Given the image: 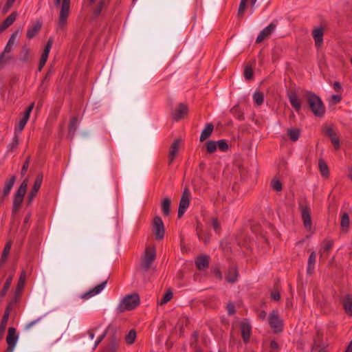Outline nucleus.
I'll return each mask as SVG.
<instances>
[{
	"instance_id": "obj_46",
	"label": "nucleus",
	"mask_w": 352,
	"mask_h": 352,
	"mask_svg": "<svg viewBox=\"0 0 352 352\" xmlns=\"http://www.w3.org/2000/svg\"><path fill=\"white\" fill-rule=\"evenodd\" d=\"M206 147L208 153H213L217 151V141L209 140L206 143Z\"/></svg>"
},
{
	"instance_id": "obj_22",
	"label": "nucleus",
	"mask_w": 352,
	"mask_h": 352,
	"mask_svg": "<svg viewBox=\"0 0 352 352\" xmlns=\"http://www.w3.org/2000/svg\"><path fill=\"white\" fill-rule=\"evenodd\" d=\"M341 304L346 314L352 316V295L346 294L341 300Z\"/></svg>"
},
{
	"instance_id": "obj_30",
	"label": "nucleus",
	"mask_w": 352,
	"mask_h": 352,
	"mask_svg": "<svg viewBox=\"0 0 352 352\" xmlns=\"http://www.w3.org/2000/svg\"><path fill=\"white\" fill-rule=\"evenodd\" d=\"M341 221H340V228L341 231L344 233H347L349 230L350 226V218L349 215L347 212H343L340 214Z\"/></svg>"
},
{
	"instance_id": "obj_48",
	"label": "nucleus",
	"mask_w": 352,
	"mask_h": 352,
	"mask_svg": "<svg viewBox=\"0 0 352 352\" xmlns=\"http://www.w3.org/2000/svg\"><path fill=\"white\" fill-rule=\"evenodd\" d=\"M22 53H23V56L21 58V61L23 63H27V62L30 61V50L29 48L26 47L25 46L23 47H22Z\"/></svg>"
},
{
	"instance_id": "obj_18",
	"label": "nucleus",
	"mask_w": 352,
	"mask_h": 352,
	"mask_svg": "<svg viewBox=\"0 0 352 352\" xmlns=\"http://www.w3.org/2000/svg\"><path fill=\"white\" fill-rule=\"evenodd\" d=\"M287 98L292 105L297 113H299L302 108L300 100L298 99L294 90L287 92Z\"/></svg>"
},
{
	"instance_id": "obj_60",
	"label": "nucleus",
	"mask_w": 352,
	"mask_h": 352,
	"mask_svg": "<svg viewBox=\"0 0 352 352\" xmlns=\"http://www.w3.org/2000/svg\"><path fill=\"white\" fill-rule=\"evenodd\" d=\"M29 164H30V157H28L25 161L24 162L23 164V166L21 168V175L23 176L26 173H27V170H28V168L29 167Z\"/></svg>"
},
{
	"instance_id": "obj_51",
	"label": "nucleus",
	"mask_w": 352,
	"mask_h": 352,
	"mask_svg": "<svg viewBox=\"0 0 352 352\" xmlns=\"http://www.w3.org/2000/svg\"><path fill=\"white\" fill-rule=\"evenodd\" d=\"M16 301H17V298H15L14 296V298L6 306L3 316L7 315L8 317L10 316V314L12 310L13 306L16 302Z\"/></svg>"
},
{
	"instance_id": "obj_39",
	"label": "nucleus",
	"mask_w": 352,
	"mask_h": 352,
	"mask_svg": "<svg viewBox=\"0 0 352 352\" xmlns=\"http://www.w3.org/2000/svg\"><path fill=\"white\" fill-rule=\"evenodd\" d=\"M19 144V135L14 133L12 142L8 145L7 152H12L15 150Z\"/></svg>"
},
{
	"instance_id": "obj_21",
	"label": "nucleus",
	"mask_w": 352,
	"mask_h": 352,
	"mask_svg": "<svg viewBox=\"0 0 352 352\" xmlns=\"http://www.w3.org/2000/svg\"><path fill=\"white\" fill-rule=\"evenodd\" d=\"M324 133L325 135L328 136L330 138L331 142L333 145L334 148L336 149H339L340 147V138L338 136L337 133L334 131L332 127H327L324 129Z\"/></svg>"
},
{
	"instance_id": "obj_61",
	"label": "nucleus",
	"mask_w": 352,
	"mask_h": 352,
	"mask_svg": "<svg viewBox=\"0 0 352 352\" xmlns=\"http://www.w3.org/2000/svg\"><path fill=\"white\" fill-rule=\"evenodd\" d=\"M179 143H180V139H175L173 141V142L171 144L170 150H173L176 152H178Z\"/></svg>"
},
{
	"instance_id": "obj_41",
	"label": "nucleus",
	"mask_w": 352,
	"mask_h": 352,
	"mask_svg": "<svg viewBox=\"0 0 352 352\" xmlns=\"http://www.w3.org/2000/svg\"><path fill=\"white\" fill-rule=\"evenodd\" d=\"M170 199L169 198H165L162 202V213L165 216H168L170 211Z\"/></svg>"
},
{
	"instance_id": "obj_53",
	"label": "nucleus",
	"mask_w": 352,
	"mask_h": 352,
	"mask_svg": "<svg viewBox=\"0 0 352 352\" xmlns=\"http://www.w3.org/2000/svg\"><path fill=\"white\" fill-rule=\"evenodd\" d=\"M173 292L169 289V290H167L165 294H164L161 301H160V305H164V304H166L167 303L168 301H170L172 298H173Z\"/></svg>"
},
{
	"instance_id": "obj_23",
	"label": "nucleus",
	"mask_w": 352,
	"mask_h": 352,
	"mask_svg": "<svg viewBox=\"0 0 352 352\" xmlns=\"http://www.w3.org/2000/svg\"><path fill=\"white\" fill-rule=\"evenodd\" d=\"M324 30L322 27L315 28L312 31V36L316 47H320L323 43V36Z\"/></svg>"
},
{
	"instance_id": "obj_35",
	"label": "nucleus",
	"mask_w": 352,
	"mask_h": 352,
	"mask_svg": "<svg viewBox=\"0 0 352 352\" xmlns=\"http://www.w3.org/2000/svg\"><path fill=\"white\" fill-rule=\"evenodd\" d=\"M316 260V254L314 252H312L309 256L307 269V273L309 275L312 274L314 272Z\"/></svg>"
},
{
	"instance_id": "obj_3",
	"label": "nucleus",
	"mask_w": 352,
	"mask_h": 352,
	"mask_svg": "<svg viewBox=\"0 0 352 352\" xmlns=\"http://www.w3.org/2000/svg\"><path fill=\"white\" fill-rule=\"evenodd\" d=\"M28 184V179L25 178L22 182L16 193L14 194L12 209V214H16L19 210L21 206V204L23 201V197L27 191Z\"/></svg>"
},
{
	"instance_id": "obj_34",
	"label": "nucleus",
	"mask_w": 352,
	"mask_h": 352,
	"mask_svg": "<svg viewBox=\"0 0 352 352\" xmlns=\"http://www.w3.org/2000/svg\"><path fill=\"white\" fill-rule=\"evenodd\" d=\"M230 113L232 114L234 117H235L237 120L240 121H243L245 120L244 113L240 108L239 104H236L230 109Z\"/></svg>"
},
{
	"instance_id": "obj_64",
	"label": "nucleus",
	"mask_w": 352,
	"mask_h": 352,
	"mask_svg": "<svg viewBox=\"0 0 352 352\" xmlns=\"http://www.w3.org/2000/svg\"><path fill=\"white\" fill-rule=\"evenodd\" d=\"M342 100V97L340 95H333L331 96L332 103L334 104H337L340 103Z\"/></svg>"
},
{
	"instance_id": "obj_33",
	"label": "nucleus",
	"mask_w": 352,
	"mask_h": 352,
	"mask_svg": "<svg viewBox=\"0 0 352 352\" xmlns=\"http://www.w3.org/2000/svg\"><path fill=\"white\" fill-rule=\"evenodd\" d=\"M14 275L10 274L6 279L3 288L0 291V301L2 300V299L6 296L8 289H10L12 279H13Z\"/></svg>"
},
{
	"instance_id": "obj_43",
	"label": "nucleus",
	"mask_w": 352,
	"mask_h": 352,
	"mask_svg": "<svg viewBox=\"0 0 352 352\" xmlns=\"http://www.w3.org/2000/svg\"><path fill=\"white\" fill-rule=\"evenodd\" d=\"M54 73V71L50 68L47 71V72L45 74V76L43 77V79L39 86L38 89H45L47 88V85H45V82H48L52 76V74Z\"/></svg>"
},
{
	"instance_id": "obj_25",
	"label": "nucleus",
	"mask_w": 352,
	"mask_h": 352,
	"mask_svg": "<svg viewBox=\"0 0 352 352\" xmlns=\"http://www.w3.org/2000/svg\"><path fill=\"white\" fill-rule=\"evenodd\" d=\"M25 278H26V272L25 270H23L20 274L19 278L17 282V285L16 287L15 292H14V297L18 298L20 295L21 292L23 291L25 284Z\"/></svg>"
},
{
	"instance_id": "obj_62",
	"label": "nucleus",
	"mask_w": 352,
	"mask_h": 352,
	"mask_svg": "<svg viewBox=\"0 0 352 352\" xmlns=\"http://www.w3.org/2000/svg\"><path fill=\"white\" fill-rule=\"evenodd\" d=\"M38 192L33 191V190L31 189L30 192L28 194V204L30 205L32 204V201L34 200V197L36 196Z\"/></svg>"
},
{
	"instance_id": "obj_38",
	"label": "nucleus",
	"mask_w": 352,
	"mask_h": 352,
	"mask_svg": "<svg viewBox=\"0 0 352 352\" xmlns=\"http://www.w3.org/2000/svg\"><path fill=\"white\" fill-rule=\"evenodd\" d=\"M115 328V327L109 324L106 329V330L104 331V333L100 336H98V338L96 339L94 344V349H96L98 346V345L103 340L107 334H109L110 336Z\"/></svg>"
},
{
	"instance_id": "obj_31",
	"label": "nucleus",
	"mask_w": 352,
	"mask_h": 352,
	"mask_svg": "<svg viewBox=\"0 0 352 352\" xmlns=\"http://www.w3.org/2000/svg\"><path fill=\"white\" fill-rule=\"evenodd\" d=\"M214 130V125L212 123H207L202 131L199 140L200 142H204L210 137L212 131Z\"/></svg>"
},
{
	"instance_id": "obj_54",
	"label": "nucleus",
	"mask_w": 352,
	"mask_h": 352,
	"mask_svg": "<svg viewBox=\"0 0 352 352\" xmlns=\"http://www.w3.org/2000/svg\"><path fill=\"white\" fill-rule=\"evenodd\" d=\"M272 188L277 192L282 190L283 186L282 183L278 179H272L271 182Z\"/></svg>"
},
{
	"instance_id": "obj_47",
	"label": "nucleus",
	"mask_w": 352,
	"mask_h": 352,
	"mask_svg": "<svg viewBox=\"0 0 352 352\" xmlns=\"http://www.w3.org/2000/svg\"><path fill=\"white\" fill-rule=\"evenodd\" d=\"M136 338V331L133 329L129 331L128 334L125 336V342L128 344H131L134 342Z\"/></svg>"
},
{
	"instance_id": "obj_8",
	"label": "nucleus",
	"mask_w": 352,
	"mask_h": 352,
	"mask_svg": "<svg viewBox=\"0 0 352 352\" xmlns=\"http://www.w3.org/2000/svg\"><path fill=\"white\" fill-rule=\"evenodd\" d=\"M155 256L156 253L154 247H149L146 248L145 254L141 264L142 268H144V270H148L155 258Z\"/></svg>"
},
{
	"instance_id": "obj_19",
	"label": "nucleus",
	"mask_w": 352,
	"mask_h": 352,
	"mask_svg": "<svg viewBox=\"0 0 352 352\" xmlns=\"http://www.w3.org/2000/svg\"><path fill=\"white\" fill-rule=\"evenodd\" d=\"M276 28V24H274L273 23L268 25L266 28H265L258 35L256 43H262L265 38H268L270 34L273 32V31Z\"/></svg>"
},
{
	"instance_id": "obj_1",
	"label": "nucleus",
	"mask_w": 352,
	"mask_h": 352,
	"mask_svg": "<svg viewBox=\"0 0 352 352\" xmlns=\"http://www.w3.org/2000/svg\"><path fill=\"white\" fill-rule=\"evenodd\" d=\"M305 97L307 104L312 113L317 118H323L326 112V108L320 97L310 91L305 92Z\"/></svg>"
},
{
	"instance_id": "obj_29",
	"label": "nucleus",
	"mask_w": 352,
	"mask_h": 352,
	"mask_svg": "<svg viewBox=\"0 0 352 352\" xmlns=\"http://www.w3.org/2000/svg\"><path fill=\"white\" fill-rule=\"evenodd\" d=\"M12 245V241H8L3 250L1 258H0V268L3 267L6 262L7 261L8 257L10 254V249Z\"/></svg>"
},
{
	"instance_id": "obj_9",
	"label": "nucleus",
	"mask_w": 352,
	"mask_h": 352,
	"mask_svg": "<svg viewBox=\"0 0 352 352\" xmlns=\"http://www.w3.org/2000/svg\"><path fill=\"white\" fill-rule=\"evenodd\" d=\"M34 103H31L23 113V117L20 119L18 124L15 126L14 133H19L24 129L28 121L29 120L30 113L34 109Z\"/></svg>"
},
{
	"instance_id": "obj_52",
	"label": "nucleus",
	"mask_w": 352,
	"mask_h": 352,
	"mask_svg": "<svg viewBox=\"0 0 352 352\" xmlns=\"http://www.w3.org/2000/svg\"><path fill=\"white\" fill-rule=\"evenodd\" d=\"M217 146L219 150L223 152L227 151L229 148L228 144L226 140H220L217 141Z\"/></svg>"
},
{
	"instance_id": "obj_4",
	"label": "nucleus",
	"mask_w": 352,
	"mask_h": 352,
	"mask_svg": "<svg viewBox=\"0 0 352 352\" xmlns=\"http://www.w3.org/2000/svg\"><path fill=\"white\" fill-rule=\"evenodd\" d=\"M140 296L138 294L128 295L120 302L118 309L120 312L135 309L140 305Z\"/></svg>"
},
{
	"instance_id": "obj_6",
	"label": "nucleus",
	"mask_w": 352,
	"mask_h": 352,
	"mask_svg": "<svg viewBox=\"0 0 352 352\" xmlns=\"http://www.w3.org/2000/svg\"><path fill=\"white\" fill-rule=\"evenodd\" d=\"M268 322L270 327L273 329L275 333H278L283 330V322L279 317V313L277 309H274L269 316Z\"/></svg>"
},
{
	"instance_id": "obj_10",
	"label": "nucleus",
	"mask_w": 352,
	"mask_h": 352,
	"mask_svg": "<svg viewBox=\"0 0 352 352\" xmlns=\"http://www.w3.org/2000/svg\"><path fill=\"white\" fill-rule=\"evenodd\" d=\"M190 192L188 188H185L182 192L181 199L179 201V209L177 212L178 218H181L190 204Z\"/></svg>"
},
{
	"instance_id": "obj_63",
	"label": "nucleus",
	"mask_w": 352,
	"mask_h": 352,
	"mask_svg": "<svg viewBox=\"0 0 352 352\" xmlns=\"http://www.w3.org/2000/svg\"><path fill=\"white\" fill-rule=\"evenodd\" d=\"M226 308H227V310H228V315L231 316V315H233L235 314V307H234V305L230 302L227 306H226Z\"/></svg>"
},
{
	"instance_id": "obj_44",
	"label": "nucleus",
	"mask_w": 352,
	"mask_h": 352,
	"mask_svg": "<svg viewBox=\"0 0 352 352\" xmlns=\"http://www.w3.org/2000/svg\"><path fill=\"white\" fill-rule=\"evenodd\" d=\"M43 178V175L42 173H40L36 175V179L34 181V184L32 188V190H33V191L38 192V190L42 185Z\"/></svg>"
},
{
	"instance_id": "obj_55",
	"label": "nucleus",
	"mask_w": 352,
	"mask_h": 352,
	"mask_svg": "<svg viewBox=\"0 0 352 352\" xmlns=\"http://www.w3.org/2000/svg\"><path fill=\"white\" fill-rule=\"evenodd\" d=\"M212 227L214 229V232L217 233H220L221 232V225L217 218L212 219Z\"/></svg>"
},
{
	"instance_id": "obj_16",
	"label": "nucleus",
	"mask_w": 352,
	"mask_h": 352,
	"mask_svg": "<svg viewBox=\"0 0 352 352\" xmlns=\"http://www.w3.org/2000/svg\"><path fill=\"white\" fill-rule=\"evenodd\" d=\"M301 208V216L304 226L307 230H310L312 226L310 208L308 206H303Z\"/></svg>"
},
{
	"instance_id": "obj_50",
	"label": "nucleus",
	"mask_w": 352,
	"mask_h": 352,
	"mask_svg": "<svg viewBox=\"0 0 352 352\" xmlns=\"http://www.w3.org/2000/svg\"><path fill=\"white\" fill-rule=\"evenodd\" d=\"M9 317L6 316H3L1 323H0V336H2L6 329L7 323L8 321Z\"/></svg>"
},
{
	"instance_id": "obj_45",
	"label": "nucleus",
	"mask_w": 352,
	"mask_h": 352,
	"mask_svg": "<svg viewBox=\"0 0 352 352\" xmlns=\"http://www.w3.org/2000/svg\"><path fill=\"white\" fill-rule=\"evenodd\" d=\"M253 100L258 106L261 105L264 102V95L261 91H256L253 95Z\"/></svg>"
},
{
	"instance_id": "obj_20",
	"label": "nucleus",
	"mask_w": 352,
	"mask_h": 352,
	"mask_svg": "<svg viewBox=\"0 0 352 352\" xmlns=\"http://www.w3.org/2000/svg\"><path fill=\"white\" fill-rule=\"evenodd\" d=\"M210 256L206 254L198 256L195 259V265L199 271H204L209 267Z\"/></svg>"
},
{
	"instance_id": "obj_36",
	"label": "nucleus",
	"mask_w": 352,
	"mask_h": 352,
	"mask_svg": "<svg viewBox=\"0 0 352 352\" xmlns=\"http://www.w3.org/2000/svg\"><path fill=\"white\" fill-rule=\"evenodd\" d=\"M318 168L320 172V174L324 177H328L329 176V169L326 163V162L320 158L318 160Z\"/></svg>"
},
{
	"instance_id": "obj_5",
	"label": "nucleus",
	"mask_w": 352,
	"mask_h": 352,
	"mask_svg": "<svg viewBox=\"0 0 352 352\" xmlns=\"http://www.w3.org/2000/svg\"><path fill=\"white\" fill-rule=\"evenodd\" d=\"M327 344L323 340V333L317 330L313 338L311 352H328Z\"/></svg>"
},
{
	"instance_id": "obj_32",
	"label": "nucleus",
	"mask_w": 352,
	"mask_h": 352,
	"mask_svg": "<svg viewBox=\"0 0 352 352\" xmlns=\"http://www.w3.org/2000/svg\"><path fill=\"white\" fill-rule=\"evenodd\" d=\"M106 284H107V280L102 282L101 283H100L99 285H98L97 286H96L95 287L91 289L90 291L85 293L83 295L82 298H90L96 294H99L104 288Z\"/></svg>"
},
{
	"instance_id": "obj_42",
	"label": "nucleus",
	"mask_w": 352,
	"mask_h": 352,
	"mask_svg": "<svg viewBox=\"0 0 352 352\" xmlns=\"http://www.w3.org/2000/svg\"><path fill=\"white\" fill-rule=\"evenodd\" d=\"M77 121L78 119L76 117H73L70 122L69 125V135L72 138L76 133V129H77Z\"/></svg>"
},
{
	"instance_id": "obj_13",
	"label": "nucleus",
	"mask_w": 352,
	"mask_h": 352,
	"mask_svg": "<svg viewBox=\"0 0 352 352\" xmlns=\"http://www.w3.org/2000/svg\"><path fill=\"white\" fill-rule=\"evenodd\" d=\"M53 43H54V39H53V38L50 37L48 39V41H47V43L44 47L43 52L41 54V58L39 60V63H38V72H41L42 70L43 67L45 66V65L47 60L49 54H50V50L52 47Z\"/></svg>"
},
{
	"instance_id": "obj_7",
	"label": "nucleus",
	"mask_w": 352,
	"mask_h": 352,
	"mask_svg": "<svg viewBox=\"0 0 352 352\" xmlns=\"http://www.w3.org/2000/svg\"><path fill=\"white\" fill-rule=\"evenodd\" d=\"M70 11V0H63L60 7V15L58 21L59 28L63 29L67 24V18Z\"/></svg>"
},
{
	"instance_id": "obj_40",
	"label": "nucleus",
	"mask_w": 352,
	"mask_h": 352,
	"mask_svg": "<svg viewBox=\"0 0 352 352\" xmlns=\"http://www.w3.org/2000/svg\"><path fill=\"white\" fill-rule=\"evenodd\" d=\"M287 135L290 140L296 142L298 140L300 135V130L297 128H290L287 129Z\"/></svg>"
},
{
	"instance_id": "obj_24",
	"label": "nucleus",
	"mask_w": 352,
	"mask_h": 352,
	"mask_svg": "<svg viewBox=\"0 0 352 352\" xmlns=\"http://www.w3.org/2000/svg\"><path fill=\"white\" fill-rule=\"evenodd\" d=\"M188 111V106L184 103H179L177 109L173 113V118L175 121L182 119Z\"/></svg>"
},
{
	"instance_id": "obj_14",
	"label": "nucleus",
	"mask_w": 352,
	"mask_h": 352,
	"mask_svg": "<svg viewBox=\"0 0 352 352\" xmlns=\"http://www.w3.org/2000/svg\"><path fill=\"white\" fill-rule=\"evenodd\" d=\"M120 338L118 336L116 328L109 336V342L103 352H116L119 345Z\"/></svg>"
},
{
	"instance_id": "obj_15",
	"label": "nucleus",
	"mask_w": 352,
	"mask_h": 352,
	"mask_svg": "<svg viewBox=\"0 0 352 352\" xmlns=\"http://www.w3.org/2000/svg\"><path fill=\"white\" fill-rule=\"evenodd\" d=\"M238 277L239 272L237 266L235 264L230 265L225 274L226 280L229 283L233 284L237 281Z\"/></svg>"
},
{
	"instance_id": "obj_37",
	"label": "nucleus",
	"mask_w": 352,
	"mask_h": 352,
	"mask_svg": "<svg viewBox=\"0 0 352 352\" xmlns=\"http://www.w3.org/2000/svg\"><path fill=\"white\" fill-rule=\"evenodd\" d=\"M197 235L199 239L203 241L206 245L210 243V234L206 230L199 229V226L197 227Z\"/></svg>"
},
{
	"instance_id": "obj_17",
	"label": "nucleus",
	"mask_w": 352,
	"mask_h": 352,
	"mask_svg": "<svg viewBox=\"0 0 352 352\" xmlns=\"http://www.w3.org/2000/svg\"><path fill=\"white\" fill-rule=\"evenodd\" d=\"M240 329L243 341L245 344H248L252 334V327L249 322L243 321L240 325Z\"/></svg>"
},
{
	"instance_id": "obj_49",
	"label": "nucleus",
	"mask_w": 352,
	"mask_h": 352,
	"mask_svg": "<svg viewBox=\"0 0 352 352\" xmlns=\"http://www.w3.org/2000/svg\"><path fill=\"white\" fill-rule=\"evenodd\" d=\"M244 77L246 80H252L254 76V71L252 67L250 65H248L245 67L244 69Z\"/></svg>"
},
{
	"instance_id": "obj_56",
	"label": "nucleus",
	"mask_w": 352,
	"mask_h": 352,
	"mask_svg": "<svg viewBox=\"0 0 352 352\" xmlns=\"http://www.w3.org/2000/svg\"><path fill=\"white\" fill-rule=\"evenodd\" d=\"M104 5V0H101L99 1L98 4L96 6L94 10V14L95 16H98L102 12L103 7Z\"/></svg>"
},
{
	"instance_id": "obj_57",
	"label": "nucleus",
	"mask_w": 352,
	"mask_h": 352,
	"mask_svg": "<svg viewBox=\"0 0 352 352\" xmlns=\"http://www.w3.org/2000/svg\"><path fill=\"white\" fill-rule=\"evenodd\" d=\"M247 1H248V0H241L239 7V10H238V16H242L243 15L244 12L246 8Z\"/></svg>"
},
{
	"instance_id": "obj_26",
	"label": "nucleus",
	"mask_w": 352,
	"mask_h": 352,
	"mask_svg": "<svg viewBox=\"0 0 352 352\" xmlns=\"http://www.w3.org/2000/svg\"><path fill=\"white\" fill-rule=\"evenodd\" d=\"M18 16L17 12H12L1 23L0 25V33L6 30L10 27L16 19Z\"/></svg>"
},
{
	"instance_id": "obj_12",
	"label": "nucleus",
	"mask_w": 352,
	"mask_h": 352,
	"mask_svg": "<svg viewBox=\"0 0 352 352\" xmlns=\"http://www.w3.org/2000/svg\"><path fill=\"white\" fill-rule=\"evenodd\" d=\"M19 336L16 334V330L14 327H9L8 336L6 338V342L8 347L6 352H13V350L17 343Z\"/></svg>"
},
{
	"instance_id": "obj_11",
	"label": "nucleus",
	"mask_w": 352,
	"mask_h": 352,
	"mask_svg": "<svg viewBox=\"0 0 352 352\" xmlns=\"http://www.w3.org/2000/svg\"><path fill=\"white\" fill-rule=\"evenodd\" d=\"M153 230L156 239L161 240L164 238L165 230L164 223L160 217L156 216L154 217L153 221Z\"/></svg>"
},
{
	"instance_id": "obj_58",
	"label": "nucleus",
	"mask_w": 352,
	"mask_h": 352,
	"mask_svg": "<svg viewBox=\"0 0 352 352\" xmlns=\"http://www.w3.org/2000/svg\"><path fill=\"white\" fill-rule=\"evenodd\" d=\"M333 241H329V240H325L324 241V245L322 248V250L323 251V252H329V250L332 248L333 247Z\"/></svg>"
},
{
	"instance_id": "obj_27",
	"label": "nucleus",
	"mask_w": 352,
	"mask_h": 352,
	"mask_svg": "<svg viewBox=\"0 0 352 352\" xmlns=\"http://www.w3.org/2000/svg\"><path fill=\"white\" fill-rule=\"evenodd\" d=\"M41 27L42 23L41 21H36L28 29L26 32V37L28 39L33 38L40 32Z\"/></svg>"
},
{
	"instance_id": "obj_2",
	"label": "nucleus",
	"mask_w": 352,
	"mask_h": 352,
	"mask_svg": "<svg viewBox=\"0 0 352 352\" xmlns=\"http://www.w3.org/2000/svg\"><path fill=\"white\" fill-rule=\"evenodd\" d=\"M17 36V32H14L10 36L8 42L7 43L3 51L0 54V68L3 67L8 63L14 59L12 55L9 53L12 52L13 45L15 43V41Z\"/></svg>"
},
{
	"instance_id": "obj_28",
	"label": "nucleus",
	"mask_w": 352,
	"mask_h": 352,
	"mask_svg": "<svg viewBox=\"0 0 352 352\" xmlns=\"http://www.w3.org/2000/svg\"><path fill=\"white\" fill-rule=\"evenodd\" d=\"M16 177L15 175L10 176V179L6 181L5 186L3 189L2 192V196L1 199H3L6 197L8 196V195L10 192V190H12L15 182H16Z\"/></svg>"
},
{
	"instance_id": "obj_59",
	"label": "nucleus",
	"mask_w": 352,
	"mask_h": 352,
	"mask_svg": "<svg viewBox=\"0 0 352 352\" xmlns=\"http://www.w3.org/2000/svg\"><path fill=\"white\" fill-rule=\"evenodd\" d=\"M212 272L217 279L222 280L223 276L219 266L212 267Z\"/></svg>"
}]
</instances>
